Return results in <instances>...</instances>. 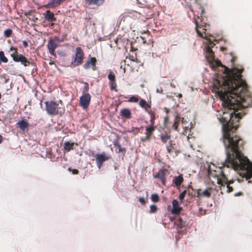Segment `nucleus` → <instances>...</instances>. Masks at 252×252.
<instances>
[{
    "label": "nucleus",
    "instance_id": "obj_1",
    "mask_svg": "<svg viewBox=\"0 0 252 252\" xmlns=\"http://www.w3.org/2000/svg\"><path fill=\"white\" fill-rule=\"evenodd\" d=\"M204 52L206 60L214 71L212 79V91L218 97L222 106L221 111L217 114L222 124L223 142L226 155L222 163L224 168L217 178L221 192H230L233 190V180L226 177L225 169L231 168L237 171L239 175L246 180L252 177V164L249 159L241 153L243 140L235 131L238 126L239 120L245 114L244 107L252 104V98L247 90V84L241 78L242 70L234 67L231 70L223 65L216 59L212 47L214 43H204Z\"/></svg>",
    "mask_w": 252,
    "mask_h": 252
},
{
    "label": "nucleus",
    "instance_id": "obj_2",
    "mask_svg": "<svg viewBox=\"0 0 252 252\" xmlns=\"http://www.w3.org/2000/svg\"><path fill=\"white\" fill-rule=\"evenodd\" d=\"M10 51H13L10 56L15 62L20 63L25 67L29 66L32 63L24 55L18 53L17 47L11 46Z\"/></svg>",
    "mask_w": 252,
    "mask_h": 252
},
{
    "label": "nucleus",
    "instance_id": "obj_3",
    "mask_svg": "<svg viewBox=\"0 0 252 252\" xmlns=\"http://www.w3.org/2000/svg\"><path fill=\"white\" fill-rule=\"evenodd\" d=\"M45 109L49 115H56L58 114L61 107L59 104L54 101H47L45 102Z\"/></svg>",
    "mask_w": 252,
    "mask_h": 252
},
{
    "label": "nucleus",
    "instance_id": "obj_4",
    "mask_svg": "<svg viewBox=\"0 0 252 252\" xmlns=\"http://www.w3.org/2000/svg\"><path fill=\"white\" fill-rule=\"evenodd\" d=\"M84 54L83 50L80 47H77L76 49L75 56L73 60L71 62L70 66L74 67L82 63L84 58Z\"/></svg>",
    "mask_w": 252,
    "mask_h": 252
},
{
    "label": "nucleus",
    "instance_id": "obj_5",
    "mask_svg": "<svg viewBox=\"0 0 252 252\" xmlns=\"http://www.w3.org/2000/svg\"><path fill=\"white\" fill-rule=\"evenodd\" d=\"M91 96L88 93H83L82 95L80 97L79 103L81 107L87 110L90 104Z\"/></svg>",
    "mask_w": 252,
    "mask_h": 252
},
{
    "label": "nucleus",
    "instance_id": "obj_6",
    "mask_svg": "<svg viewBox=\"0 0 252 252\" xmlns=\"http://www.w3.org/2000/svg\"><path fill=\"white\" fill-rule=\"evenodd\" d=\"M61 42L62 40L57 37L49 40L47 46L49 52L51 55H55V50L61 45Z\"/></svg>",
    "mask_w": 252,
    "mask_h": 252
},
{
    "label": "nucleus",
    "instance_id": "obj_7",
    "mask_svg": "<svg viewBox=\"0 0 252 252\" xmlns=\"http://www.w3.org/2000/svg\"><path fill=\"white\" fill-rule=\"evenodd\" d=\"M110 158V157L107 155L105 152L101 154H97L95 155V159L97 166L100 169L104 161L107 160Z\"/></svg>",
    "mask_w": 252,
    "mask_h": 252
},
{
    "label": "nucleus",
    "instance_id": "obj_8",
    "mask_svg": "<svg viewBox=\"0 0 252 252\" xmlns=\"http://www.w3.org/2000/svg\"><path fill=\"white\" fill-rule=\"evenodd\" d=\"M172 209L171 212L173 214H179L182 210V208L179 205V202L177 200L174 199L172 201Z\"/></svg>",
    "mask_w": 252,
    "mask_h": 252
},
{
    "label": "nucleus",
    "instance_id": "obj_9",
    "mask_svg": "<svg viewBox=\"0 0 252 252\" xmlns=\"http://www.w3.org/2000/svg\"><path fill=\"white\" fill-rule=\"evenodd\" d=\"M166 173L165 171L164 170H160L154 176L155 178L159 179L162 184L165 186V182H166Z\"/></svg>",
    "mask_w": 252,
    "mask_h": 252
},
{
    "label": "nucleus",
    "instance_id": "obj_10",
    "mask_svg": "<svg viewBox=\"0 0 252 252\" xmlns=\"http://www.w3.org/2000/svg\"><path fill=\"white\" fill-rule=\"evenodd\" d=\"M120 115L122 117L126 119H129L131 117V113L130 110L128 108L121 110Z\"/></svg>",
    "mask_w": 252,
    "mask_h": 252
},
{
    "label": "nucleus",
    "instance_id": "obj_11",
    "mask_svg": "<svg viewBox=\"0 0 252 252\" xmlns=\"http://www.w3.org/2000/svg\"><path fill=\"white\" fill-rule=\"evenodd\" d=\"M155 128L156 126L153 125H150L146 127L145 134L146 135L147 139H150V137L154 131L155 130Z\"/></svg>",
    "mask_w": 252,
    "mask_h": 252
},
{
    "label": "nucleus",
    "instance_id": "obj_12",
    "mask_svg": "<svg viewBox=\"0 0 252 252\" xmlns=\"http://www.w3.org/2000/svg\"><path fill=\"white\" fill-rule=\"evenodd\" d=\"M184 181L183 175L180 174L178 176H176L173 179V183L177 187H179Z\"/></svg>",
    "mask_w": 252,
    "mask_h": 252
},
{
    "label": "nucleus",
    "instance_id": "obj_13",
    "mask_svg": "<svg viewBox=\"0 0 252 252\" xmlns=\"http://www.w3.org/2000/svg\"><path fill=\"white\" fill-rule=\"evenodd\" d=\"M199 21L201 22V20L199 19V17L198 16L197 19H195V24L196 25V28H195L196 31V32H197V34L199 36L203 37V33L199 31V30L198 29L200 28L201 27V26L203 27L204 26H203V24H200Z\"/></svg>",
    "mask_w": 252,
    "mask_h": 252
},
{
    "label": "nucleus",
    "instance_id": "obj_14",
    "mask_svg": "<svg viewBox=\"0 0 252 252\" xmlns=\"http://www.w3.org/2000/svg\"><path fill=\"white\" fill-rule=\"evenodd\" d=\"M96 60L95 58H91L84 64L83 67L85 69H89L91 65L94 66L95 65Z\"/></svg>",
    "mask_w": 252,
    "mask_h": 252
},
{
    "label": "nucleus",
    "instance_id": "obj_15",
    "mask_svg": "<svg viewBox=\"0 0 252 252\" xmlns=\"http://www.w3.org/2000/svg\"><path fill=\"white\" fill-rule=\"evenodd\" d=\"M17 125L20 128V129L23 131H24L25 129L28 127L29 126V124L27 122L26 120H22L20 121H19Z\"/></svg>",
    "mask_w": 252,
    "mask_h": 252
},
{
    "label": "nucleus",
    "instance_id": "obj_16",
    "mask_svg": "<svg viewBox=\"0 0 252 252\" xmlns=\"http://www.w3.org/2000/svg\"><path fill=\"white\" fill-rule=\"evenodd\" d=\"M45 18L48 21L53 22L56 20L54 14L50 11L48 10L45 14Z\"/></svg>",
    "mask_w": 252,
    "mask_h": 252
},
{
    "label": "nucleus",
    "instance_id": "obj_17",
    "mask_svg": "<svg viewBox=\"0 0 252 252\" xmlns=\"http://www.w3.org/2000/svg\"><path fill=\"white\" fill-rule=\"evenodd\" d=\"M62 1L63 0H52L48 3L47 7L50 8L56 7L60 5Z\"/></svg>",
    "mask_w": 252,
    "mask_h": 252
},
{
    "label": "nucleus",
    "instance_id": "obj_18",
    "mask_svg": "<svg viewBox=\"0 0 252 252\" xmlns=\"http://www.w3.org/2000/svg\"><path fill=\"white\" fill-rule=\"evenodd\" d=\"M196 193L197 196L202 195L207 197H209L211 196V192L207 189L204 190L202 192H200V189H198Z\"/></svg>",
    "mask_w": 252,
    "mask_h": 252
},
{
    "label": "nucleus",
    "instance_id": "obj_19",
    "mask_svg": "<svg viewBox=\"0 0 252 252\" xmlns=\"http://www.w3.org/2000/svg\"><path fill=\"white\" fill-rule=\"evenodd\" d=\"M181 120V118L178 115H177L175 117L174 123L173 125V127L175 130H178V127L179 125Z\"/></svg>",
    "mask_w": 252,
    "mask_h": 252
},
{
    "label": "nucleus",
    "instance_id": "obj_20",
    "mask_svg": "<svg viewBox=\"0 0 252 252\" xmlns=\"http://www.w3.org/2000/svg\"><path fill=\"white\" fill-rule=\"evenodd\" d=\"M8 60L5 56L4 53L2 51H0V64L1 63H7Z\"/></svg>",
    "mask_w": 252,
    "mask_h": 252
},
{
    "label": "nucleus",
    "instance_id": "obj_21",
    "mask_svg": "<svg viewBox=\"0 0 252 252\" xmlns=\"http://www.w3.org/2000/svg\"><path fill=\"white\" fill-rule=\"evenodd\" d=\"M139 105L143 108L145 109V110L148 112V110H147L148 108L150 107V106L148 103L146 102V100L144 99H141L139 101Z\"/></svg>",
    "mask_w": 252,
    "mask_h": 252
},
{
    "label": "nucleus",
    "instance_id": "obj_22",
    "mask_svg": "<svg viewBox=\"0 0 252 252\" xmlns=\"http://www.w3.org/2000/svg\"><path fill=\"white\" fill-rule=\"evenodd\" d=\"M89 4H95L97 5H100L104 1V0H86Z\"/></svg>",
    "mask_w": 252,
    "mask_h": 252
},
{
    "label": "nucleus",
    "instance_id": "obj_23",
    "mask_svg": "<svg viewBox=\"0 0 252 252\" xmlns=\"http://www.w3.org/2000/svg\"><path fill=\"white\" fill-rule=\"evenodd\" d=\"M73 146L74 143H70L69 141L65 142L64 143V150L69 151L73 148Z\"/></svg>",
    "mask_w": 252,
    "mask_h": 252
},
{
    "label": "nucleus",
    "instance_id": "obj_24",
    "mask_svg": "<svg viewBox=\"0 0 252 252\" xmlns=\"http://www.w3.org/2000/svg\"><path fill=\"white\" fill-rule=\"evenodd\" d=\"M170 138V136L167 133H165L164 134L160 135V139L161 141L163 143H165L169 140Z\"/></svg>",
    "mask_w": 252,
    "mask_h": 252
},
{
    "label": "nucleus",
    "instance_id": "obj_25",
    "mask_svg": "<svg viewBox=\"0 0 252 252\" xmlns=\"http://www.w3.org/2000/svg\"><path fill=\"white\" fill-rule=\"evenodd\" d=\"M13 31L10 29L5 30L3 32V35L5 37H9L11 36Z\"/></svg>",
    "mask_w": 252,
    "mask_h": 252
},
{
    "label": "nucleus",
    "instance_id": "obj_26",
    "mask_svg": "<svg viewBox=\"0 0 252 252\" xmlns=\"http://www.w3.org/2000/svg\"><path fill=\"white\" fill-rule=\"evenodd\" d=\"M108 78L109 80V82L116 81H115V75L111 71L109 73V74L108 75Z\"/></svg>",
    "mask_w": 252,
    "mask_h": 252
},
{
    "label": "nucleus",
    "instance_id": "obj_27",
    "mask_svg": "<svg viewBox=\"0 0 252 252\" xmlns=\"http://www.w3.org/2000/svg\"><path fill=\"white\" fill-rule=\"evenodd\" d=\"M138 100V96L133 95L129 97V98L128 100V101L130 102H137Z\"/></svg>",
    "mask_w": 252,
    "mask_h": 252
},
{
    "label": "nucleus",
    "instance_id": "obj_28",
    "mask_svg": "<svg viewBox=\"0 0 252 252\" xmlns=\"http://www.w3.org/2000/svg\"><path fill=\"white\" fill-rule=\"evenodd\" d=\"M109 85L111 90H115L117 91V84L116 81L109 82Z\"/></svg>",
    "mask_w": 252,
    "mask_h": 252
},
{
    "label": "nucleus",
    "instance_id": "obj_29",
    "mask_svg": "<svg viewBox=\"0 0 252 252\" xmlns=\"http://www.w3.org/2000/svg\"><path fill=\"white\" fill-rule=\"evenodd\" d=\"M173 149V143L171 141H170L169 145L166 146V149L168 153H171Z\"/></svg>",
    "mask_w": 252,
    "mask_h": 252
},
{
    "label": "nucleus",
    "instance_id": "obj_30",
    "mask_svg": "<svg viewBox=\"0 0 252 252\" xmlns=\"http://www.w3.org/2000/svg\"><path fill=\"white\" fill-rule=\"evenodd\" d=\"M151 199L154 202H158L159 200L158 195L157 194H153L151 196Z\"/></svg>",
    "mask_w": 252,
    "mask_h": 252
},
{
    "label": "nucleus",
    "instance_id": "obj_31",
    "mask_svg": "<svg viewBox=\"0 0 252 252\" xmlns=\"http://www.w3.org/2000/svg\"><path fill=\"white\" fill-rule=\"evenodd\" d=\"M187 192V190H184L179 196V199L180 200H183L184 198H185V196Z\"/></svg>",
    "mask_w": 252,
    "mask_h": 252
},
{
    "label": "nucleus",
    "instance_id": "obj_32",
    "mask_svg": "<svg viewBox=\"0 0 252 252\" xmlns=\"http://www.w3.org/2000/svg\"><path fill=\"white\" fill-rule=\"evenodd\" d=\"M183 134L185 135H187L190 131V129L186 126H183Z\"/></svg>",
    "mask_w": 252,
    "mask_h": 252
},
{
    "label": "nucleus",
    "instance_id": "obj_33",
    "mask_svg": "<svg viewBox=\"0 0 252 252\" xmlns=\"http://www.w3.org/2000/svg\"><path fill=\"white\" fill-rule=\"evenodd\" d=\"M150 114V122H151V125H153L154 119H155V116L153 113L152 112V111H149L148 112Z\"/></svg>",
    "mask_w": 252,
    "mask_h": 252
},
{
    "label": "nucleus",
    "instance_id": "obj_34",
    "mask_svg": "<svg viewBox=\"0 0 252 252\" xmlns=\"http://www.w3.org/2000/svg\"><path fill=\"white\" fill-rule=\"evenodd\" d=\"M84 84L85 86L83 88V93H87L89 90V84L86 82H85Z\"/></svg>",
    "mask_w": 252,
    "mask_h": 252
},
{
    "label": "nucleus",
    "instance_id": "obj_35",
    "mask_svg": "<svg viewBox=\"0 0 252 252\" xmlns=\"http://www.w3.org/2000/svg\"><path fill=\"white\" fill-rule=\"evenodd\" d=\"M150 210L151 212L154 213L157 211V207L156 205H152L150 206Z\"/></svg>",
    "mask_w": 252,
    "mask_h": 252
},
{
    "label": "nucleus",
    "instance_id": "obj_36",
    "mask_svg": "<svg viewBox=\"0 0 252 252\" xmlns=\"http://www.w3.org/2000/svg\"><path fill=\"white\" fill-rule=\"evenodd\" d=\"M22 43L25 48H26L29 46L28 42L26 40L23 41Z\"/></svg>",
    "mask_w": 252,
    "mask_h": 252
},
{
    "label": "nucleus",
    "instance_id": "obj_37",
    "mask_svg": "<svg viewBox=\"0 0 252 252\" xmlns=\"http://www.w3.org/2000/svg\"><path fill=\"white\" fill-rule=\"evenodd\" d=\"M139 201L141 203H145V199L144 198H142V197H140L139 199Z\"/></svg>",
    "mask_w": 252,
    "mask_h": 252
},
{
    "label": "nucleus",
    "instance_id": "obj_38",
    "mask_svg": "<svg viewBox=\"0 0 252 252\" xmlns=\"http://www.w3.org/2000/svg\"><path fill=\"white\" fill-rule=\"evenodd\" d=\"M157 93H161L162 92V89L161 88H157L156 90Z\"/></svg>",
    "mask_w": 252,
    "mask_h": 252
},
{
    "label": "nucleus",
    "instance_id": "obj_39",
    "mask_svg": "<svg viewBox=\"0 0 252 252\" xmlns=\"http://www.w3.org/2000/svg\"><path fill=\"white\" fill-rule=\"evenodd\" d=\"M78 170H77V169H73L72 170V174H78Z\"/></svg>",
    "mask_w": 252,
    "mask_h": 252
},
{
    "label": "nucleus",
    "instance_id": "obj_40",
    "mask_svg": "<svg viewBox=\"0 0 252 252\" xmlns=\"http://www.w3.org/2000/svg\"><path fill=\"white\" fill-rule=\"evenodd\" d=\"M150 139H147L146 138V136L143 138V139H142V140L143 141H145L146 140H149Z\"/></svg>",
    "mask_w": 252,
    "mask_h": 252
},
{
    "label": "nucleus",
    "instance_id": "obj_41",
    "mask_svg": "<svg viewBox=\"0 0 252 252\" xmlns=\"http://www.w3.org/2000/svg\"><path fill=\"white\" fill-rule=\"evenodd\" d=\"M2 136L1 135H0V144L2 142Z\"/></svg>",
    "mask_w": 252,
    "mask_h": 252
},
{
    "label": "nucleus",
    "instance_id": "obj_42",
    "mask_svg": "<svg viewBox=\"0 0 252 252\" xmlns=\"http://www.w3.org/2000/svg\"><path fill=\"white\" fill-rule=\"evenodd\" d=\"M164 109L165 110L166 113H168V112H169V110L167 108H164Z\"/></svg>",
    "mask_w": 252,
    "mask_h": 252
},
{
    "label": "nucleus",
    "instance_id": "obj_43",
    "mask_svg": "<svg viewBox=\"0 0 252 252\" xmlns=\"http://www.w3.org/2000/svg\"><path fill=\"white\" fill-rule=\"evenodd\" d=\"M182 124H184L185 123V120L184 118H182Z\"/></svg>",
    "mask_w": 252,
    "mask_h": 252
},
{
    "label": "nucleus",
    "instance_id": "obj_44",
    "mask_svg": "<svg viewBox=\"0 0 252 252\" xmlns=\"http://www.w3.org/2000/svg\"><path fill=\"white\" fill-rule=\"evenodd\" d=\"M122 149L120 147L119 148V152H122Z\"/></svg>",
    "mask_w": 252,
    "mask_h": 252
},
{
    "label": "nucleus",
    "instance_id": "obj_45",
    "mask_svg": "<svg viewBox=\"0 0 252 252\" xmlns=\"http://www.w3.org/2000/svg\"><path fill=\"white\" fill-rule=\"evenodd\" d=\"M181 96H182V94H179V97H181Z\"/></svg>",
    "mask_w": 252,
    "mask_h": 252
},
{
    "label": "nucleus",
    "instance_id": "obj_46",
    "mask_svg": "<svg viewBox=\"0 0 252 252\" xmlns=\"http://www.w3.org/2000/svg\"><path fill=\"white\" fill-rule=\"evenodd\" d=\"M57 158H59V154H58V157H57Z\"/></svg>",
    "mask_w": 252,
    "mask_h": 252
},
{
    "label": "nucleus",
    "instance_id": "obj_47",
    "mask_svg": "<svg viewBox=\"0 0 252 252\" xmlns=\"http://www.w3.org/2000/svg\"><path fill=\"white\" fill-rule=\"evenodd\" d=\"M238 182H240V180L239 179H237Z\"/></svg>",
    "mask_w": 252,
    "mask_h": 252
},
{
    "label": "nucleus",
    "instance_id": "obj_48",
    "mask_svg": "<svg viewBox=\"0 0 252 252\" xmlns=\"http://www.w3.org/2000/svg\"><path fill=\"white\" fill-rule=\"evenodd\" d=\"M203 30H206V29L205 28H203Z\"/></svg>",
    "mask_w": 252,
    "mask_h": 252
},
{
    "label": "nucleus",
    "instance_id": "obj_49",
    "mask_svg": "<svg viewBox=\"0 0 252 252\" xmlns=\"http://www.w3.org/2000/svg\"><path fill=\"white\" fill-rule=\"evenodd\" d=\"M248 182H249V183H252V181H249Z\"/></svg>",
    "mask_w": 252,
    "mask_h": 252
},
{
    "label": "nucleus",
    "instance_id": "obj_50",
    "mask_svg": "<svg viewBox=\"0 0 252 252\" xmlns=\"http://www.w3.org/2000/svg\"><path fill=\"white\" fill-rule=\"evenodd\" d=\"M208 174H210V171L208 170Z\"/></svg>",
    "mask_w": 252,
    "mask_h": 252
},
{
    "label": "nucleus",
    "instance_id": "obj_51",
    "mask_svg": "<svg viewBox=\"0 0 252 252\" xmlns=\"http://www.w3.org/2000/svg\"><path fill=\"white\" fill-rule=\"evenodd\" d=\"M180 220L181 222L182 221L181 219H180Z\"/></svg>",
    "mask_w": 252,
    "mask_h": 252
}]
</instances>
